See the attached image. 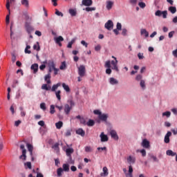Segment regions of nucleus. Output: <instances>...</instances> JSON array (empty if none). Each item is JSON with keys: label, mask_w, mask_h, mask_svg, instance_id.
Here are the masks:
<instances>
[{"label": "nucleus", "mask_w": 177, "mask_h": 177, "mask_svg": "<svg viewBox=\"0 0 177 177\" xmlns=\"http://www.w3.org/2000/svg\"><path fill=\"white\" fill-rule=\"evenodd\" d=\"M20 149L22 150V155L19 156V159L26 161L27 160V150L26 149L24 145H21Z\"/></svg>", "instance_id": "nucleus-1"}, {"label": "nucleus", "mask_w": 177, "mask_h": 177, "mask_svg": "<svg viewBox=\"0 0 177 177\" xmlns=\"http://www.w3.org/2000/svg\"><path fill=\"white\" fill-rule=\"evenodd\" d=\"M21 3L25 6L26 8H28L29 3H28V0H21Z\"/></svg>", "instance_id": "nucleus-41"}, {"label": "nucleus", "mask_w": 177, "mask_h": 177, "mask_svg": "<svg viewBox=\"0 0 177 177\" xmlns=\"http://www.w3.org/2000/svg\"><path fill=\"white\" fill-rule=\"evenodd\" d=\"M69 13H70L71 16H72V17H74L77 16V10L71 8V9H69Z\"/></svg>", "instance_id": "nucleus-24"}, {"label": "nucleus", "mask_w": 177, "mask_h": 177, "mask_svg": "<svg viewBox=\"0 0 177 177\" xmlns=\"http://www.w3.org/2000/svg\"><path fill=\"white\" fill-rule=\"evenodd\" d=\"M83 10H86V12H92L93 10H96V8L95 7H87L84 8Z\"/></svg>", "instance_id": "nucleus-31"}, {"label": "nucleus", "mask_w": 177, "mask_h": 177, "mask_svg": "<svg viewBox=\"0 0 177 177\" xmlns=\"http://www.w3.org/2000/svg\"><path fill=\"white\" fill-rule=\"evenodd\" d=\"M62 87L64 88V91H66V92H70V87L68 85L66 84V83L62 84Z\"/></svg>", "instance_id": "nucleus-34"}, {"label": "nucleus", "mask_w": 177, "mask_h": 177, "mask_svg": "<svg viewBox=\"0 0 177 177\" xmlns=\"http://www.w3.org/2000/svg\"><path fill=\"white\" fill-rule=\"evenodd\" d=\"M93 113H94V114H95L96 115H98V117H99V115H100L102 114V112H100V110H94V111H93Z\"/></svg>", "instance_id": "nucleus-59"}, {"label": "nucleus", "mask_w": 177, "mask_h": 177, "mask_svg": "<svg viewBox=\"0 0 177 177\" xmlns=\"http://www.w3.org/2000/svg\"><path fill=\"white\" fill-rule=\"evenodd\" d=\"M76 133L77 135H80V136H85V131H84V129H78L77 130H76Z\"/></svg>", "instance_id": "nucleus-18"}, {"label": "nucleus", "mask_w": 177, "mask_h": 177, "mask_svg": "<svg viewBox=\"0 0 177 177\" xmlns=\"http://www.w3.org/2000/svg\"><path fill=\"white\" fill-rule=\"evenodd\" d=\"M138 57L140 60L145 59V56H143V53H139L138 54Z\"/></svg>", "instance_id": "nucleus-53"}, {"label": "nucleus", "mask_w": 177, "mask_h": 177, "mask_svg": "<svg viewBox=\"0 0 177 177\" xmlns=\"http://www.w3.org/2000/svg\"><path fill=\"white\" fill-rule=\"evenodd\" d=\"M26 146L28 147V150L30 152V156H32V150H34V147L31 144H26Z\"/></svg>", "instance_id": "nucleus-23"}, {"label": "nucleus", "mask_w": 177, "mask_h": 177, "mask_svg": "<svg viewBox=\"0 0 177 177\" xmlns=\"http://www.w3.org/2000/svg\"><path fill=\"white\" fill-rule=\"evenodd\" d=\"M25 165H26V167H28L29 169H31V162H27L26 163H25Z\"/></svg>", "instance_id": "nucleus-63"}, {"label": "nucleus", "mask_w": 177, "mask_h": 177, "mask_svg": "<svg viewBox=\"0 0 177 177\" xmlns=\"http://www.w3.org/2000/svg\"><path fill=\"white\" fill-rule=\"evenodd\" d=\"M63 167V171H64V172H69L70 171V165H68V164H64L62 165Z\"/></svg>", "instance_id": "nucleus-25"}, {"label": "nucleus", "mask_w": 177, "mask_h": 177, "mask_svg": "<svg viewBox=\"0 0 177 177\" xmlns=\"http://www.w3.org/2000/svg\"><path fill=\"white\" fill-rule=\"evenodd\" d=\"M127 32H128V30H127V28L122 29V35L125 37V35H127Z\"/></svg>", "instance_id": "nucleus-55"}, {"label": "nucleus", "mask_w": 177, "mask_h": 177, "mask_svg": "<svg viewBox=\"0 0 177 177\" xmlns=\"http://www.w3.org/2000/svg\"><path fill=\"white\" fill-rule=\"evenodd\" d=\"M33 49L35 50H37V51H39L41 50V47L39 46V43L37 42V44H35L33 46Z\"/></svg>", "instance_id": "nucleus-43"}, {"label": "nucleus", "mask_w": 177, "mask_h": 177, "mask_svg": "<svg viewBox=\"0 0 177 177\" xmlns=\"http://www.w3.org/2000/svg\"><path fill=\"white\" fill-rule=\"evenodd\" d=\"M55 127H56L57 129H60L62 128V127H63V122L59 121V122L55 123Z\"/></svg>", "instance_id": "nucleus-33"}, {"label": "nucleus", "mask_w": 177, "mask_h": 177, "mask_svg": "<svg viewBox=\"0 0 177 177\" xmlns=\"http://www.w3.org/2000/svg\"><path fill=\"white\" fill-rule=\"evenodd\" d=\"M127 161L128 164H135V162H136V158H135V156H129L127 157Z\"/></svg>", "instance_id": "nucleus-7"}, {"label": "nucleus", "mask_w": 177, "mask_h": 177, "mask_svg": "<svg viewBox=\"0 0 177 177\" xmlns=\"http://www.w3.org/2000/svg\"><path fill=\"white\" fill-rule=\"evenodd\" d=\"M109 83L111 85H117L118 84V80L114 77H111L109 79Z\"/></svg>", "instance_id": "nucleus-20"}, {"label": "nucleus", "mask_w": 177, "mask_h": 177, "mask_svg": "<svg viewBox=\"0 0 177 177\" xmlns=\"http://www.w3.org/2000/svg\"><path fill=\"white\" fill-rule=\"evenodd\" d=\"M56 43L62 42V41H64V39L62 36H59L58 37H56L55 39Z\"/></svg>", "instance_id": "nucleus-37"}, {"label": "nucleus", "mask_w": 177, "mask_h": 177, "mask_svg": "<svg viewBox=\"0 0 177 177\" xmlns=\"http://www.w3.org/2000/svg\"><path fill=\"white\" fill-rule=\"evenodd\" d=\"M73 153H74V149L68 148L66 149V153L68 158H71V154H73Z\"/></svg>", "instance_id": "nucleus-15"}, {"label": "nucleus", "mask_w": 177, "mask_h": 177, "mask_svg": "<svg viewBox=\"0 0 177 177\" xmlns=\"http://www.w3.org/2000/svg\"><path fill=\"white\" fill-rule=\"evenodd\" d=\"M59 144L58 142H56L52 146V149H54V150H55L56 151H59Z\"/></svg>", "instance_id": "nucleus-38"}, {"label": "nucleus", "mask_w": 177, "mask_h": 177, "mask_svg": "<svg viewBox=\"0 0 177 177\" xmlns=\"http://www.w3.org/2000/svg\"><path fill=\"white\" fill-rule=\"evenodd\" d=\"M113 26H114V24H113V21H111V20H109L105 24V26H104L105 28H106L109 31L111 30V28H113Z\"/></svg>", "instance_id": "nucleus-6"}, {"label": "nucleus", "mask_w": 177, "mask_h": 177, "mask_svg": "<svg viewBox=\"0 0 177 177\" xmlns=\"http://www.w3.org/2000/svg\"><path fill=\"white\" fill-rule=\"evenodd\" d=\"M82 45H83L84 46H85V48H88V43H86L84 40H82L81 41Z\"/></svg>", "instance_id": "nucleus-64"}, {"label": "nucleus", "mask_w": 177, "mask_h": 177, "mask_svg": "<svg viewBox=\"0 0 177 177\" xmlns=\"http://www.w3.org/2000/svg\"><path fill=\"white\" fill-rule=\"evenodd\" d=\"M169 11L172 13V15H174V13H176V7L170 6L169 8Z\"/></svg>", "instance_id": "nucleus-30"}, {"label": "nucleus", "mask_w": 177, "mask_h": 177, "mask_svg": "<svg viewBox=\"0 0 177 177\" xmlns=\"http://www.w3.org/2000/svg\"><path fill=\"white\" fill-rule=\"evenodd\" d=\"M44 80L47 84H50V74L48 73L47 75H46Z\"/></svg>", "instance_id": "nucleus-28"}, {"label": "nucleus", "mask_w": 177, "mask_h": 177, "mask_svg": "<svg viewBox=\"0 0 177 177\" xmlns=\"http://www.w3.org/2000/svg\"><path fill=\"white\" fill-rule=\"evenodd\" d=\"M103 172L100 174V176H109V169L107 167H104L102 169Z\"/></svg>", "instance_id": "nucleus-16"}, {"label": "nucleus", "mask_w": 177, "mask_h": 177, "mask_svg": "<svg viewBox=\"0 0 177 177\" xmlns=\"http://www.w3.org/2000/svg\"><path fill=\"white\" fill-rule=\"evenodd\" d=\"M93 1L92 0H82V5L84 6H92Z\"/></svg>", "instance_id": "nucleus-8"}, {"label": "nucleus", "mask_w": 177, "mask_h": 177, "mask_svg": "<svg viewBox=\"0 0 177 177\" xmlns=\"http://www.w3.org/2000/svg\"><path fill=\"white\" fill-rule=\"evenodd\" d=\"M142 147H145V149H149L150 147V142L149 140L144 139L142 142Z\"/></svg>", "instance_id": "nucleus-11"}, {"label": "nucleus", "mask_w": 177, "mask_h": 177, "mask_svg": "<svg viewBox=\"0 0 177 177\" xmlns=\"http://www.w3.org/2000/svg\"><path fill=\"white\" fill-rule=\"evenodd\" d=\"M140 34H141V35H145V37L146 38H147V37H149V32H147V30L146 29H141Z\"/></svg>", "instance_id": "nucleus-27"}, {"label": "nucleus", "mask_w": 177, "mask_h": 177, "mask_svg": "<svg viewBox=\"0 0 177 177\" xmlns=\"http://www.w3.org/2000/svg\"><path fill=\"white\" fill-rule=\"evenodd\" d=\"M10 13L9 14V12H8V15H7L6 17V24L7 26H8V24L10 21Z\"/></svg>", "instance_id": "nucleus-40"}, {"label": "nucleus", "mask_w": 177, "mask_h": 177, "mask_svg": "<svg viewBox=\"0 0 177 177\" xmlns=\"http://www.w3.org/2000/svg\"><path fill=\"white\" fill-rule=\"evenodd\" d=\"M6 8L8 10L9 15H10V1L9 0H6Z\"/></svg>", "instance_id": "nucleus-32"}, {"label": "nucleus", "mask_w": 177, "mask_h": 177, "mask_svg": "<svg viewBox=\"0 0 177 177\" xmlns=\"http://www.w3.org/2000/svg\"><path fill=\"white\" fill-rule=\"evenodd\" d=\"M56 67V65L55 64V62H51L50 63L48 64V73L50 74L52 73V70H55Z\"/></svg>", "instance_id": "nucleus-10"}, {"label": "nucleus", "mask_w": 177, "mask_h": 177, "mask_svg": "<svg viewBox=\"0 0 177 177\" xmlns=\"http://www.w3.org/2000/svg\"><path fill=\"white\" fill-rule=\"evenodd\" d=\"M80 124H82V125H86L87 122L85 118H80Z\"/></svg>", "instance_id": "nucleus-52"}, {"label": "nucleus", "mask_w": 177, "mask_h": 177, "mask_svg": "<svg viewBox=\"0 0 177 177\" xmlns=\"http://www.w3.org/2000/svg\"><path fill=\"white\" fill-rule=\"evenodd\" d=\"M85 73H86V71L85 69V66L80 65L78 68V75L80 77H85Z\"/></svg>", "instance_id": "nucleus-3"}, {"label": "nucleus", "mask_w": 177, "mask_h": 177, "mask_svg": "<svg viewBox=\"0 0 177 177\" xmlns=\"http://www.w3.org/2000/svg\"><path fill=\"white\" fill-rule=\"evenodd\" d=\"M21 124V120H19L15 122V127H19Z\"/></svg>", "instance_id": "nucleus-61"}, {"label": "nucleus", "mask_w": 177, "mask_h": 177, "mask_svg": "<svg viewBox=\"0 0 177 177\" xmlns=\"http://www.w3.org/2000/svg\"><path fill=\"white\" fill-rule=\"evenodd\" d=\"M140 85L141 88H142V89H145V88H146V84H145V80H141Z\"/></svg>", "instance_id": "nucleus-51"}, {"label": "nucleus", "mask_w": 177, "mask_h": 177, "mask_svg": "<svg viewBox=\"0 0 177 177\" xmlns=\"http://www.w3.org/2000/svg\"><path fill=\"white\" fill-rule=\"evenodd\" d=\"M138 151L141 153L142 157H146V150L145 149L137 150V153H138Z\"/></svg>", "instance_id": "nucleus-49"}, {"label": "nucleus", "mask_w": 177, "mask_h": 177, "mask_svg": "<svg viewBox=\"0 0 177 177\" xmlns=\"http://www.w3.org/2000/svg\"><path fill=\"white\" fill-rule=\"evenodd\" d=\"M116 30H118V31H121L122 30V25H121V23H117Z\"/></svg>", "instance_id": "nucleus-47"}, {"label": "nucleus", "mask_w": 177, "mask_h": 177, "mask_svg": "<svg viewBox=\"0 0 177 177\" xmlns=\"http://www.w3.org/2000/svg\"><path fill=\"white\" fill-rule=\"evenodd\" d=\"M138 5L140 8H142V9L146 8V3H145L144 2H140Z\"/></svg>", "instance_id": "nucleus-58"}, {"label": "nucleus", "mask_w": 177, "mask_h": 177, "mask_svg": "<svg viewBox=\"0 0 177 177\" xmlns=\"http://www.w3.org/2000/svg\"><path fill=\"white\" fill-rule=\"evenodd\" d=\"M70 111H71V106H70V105L68 104H65L64 112L66 114H70Z\"/></svg>", "instance_id": "nucleus-19"}, {"label": "nucleus", "mask_w": 177, "mask_h": 177, "mask_svg": "<svg viewBox=\"0 0 177 177\" xmlns=\"http://www.w3.org/2000/svg\"><path fill=\"white\" fill-rule=\"evenodd\" d=\"M86 125H87V127H93V125H95V120H92V119H90V120L87 122V123H86Z\"/></svg>", "instance_id": "nucleus-29"}, {"label": "nucleus", "mask_w": 177, "mask_h": 177, "mask_svg": "<svg viewBox=\"0 0 177 177\" xmlns=\"http://www.w3.org/2000/svg\"><path fill=\"white\" fill-rule=\"evenodd\" d=\"M85 151L86 153H91V151H92V148L91 147H86Z\"/></svg>", "instance_id": "nucleus-56"}, {"label": "nucleus", "mask_w": 177, "mask_h": 177, "mask_svg": "<svg viewBox=\"0 0 177 177\" xmlns=\"http://www.w3.org/2000/svg\"><path fill=\"white\" fill-rule=\"evenodd\" d=\"M110 135L112 139H114L115 140H118V135H117V131L112 130L110 131Z\"/></svg>", "instance_id": "nucleus-13"}, {"label": "nucleus", "mask_w": 177, "mask_h": 177, "mask_svg": "<svg viewBox=\"0 0 177 177\" xmlns=\"http://www.w3.org/2000/svg\"><path fill=\"white\" fill-rule=\"evenodd\" d=\"M30 68L33 71L34 74H37L38 73V64H33Z\"/></svg>", "instance_id": "nucleus-17"}, {"label": "nucleus", "mask_w": 177, "mask_h": 177, "mask_svg": "<svg viewBox=\"0 0 177 177\" xmlns=\"http://www.w3.org/2000/svg\"><path fill=\"white\" fill-rule=\"evenodd\" d=\"M166 154L170 157H175V156H176V152H174L172 150L169 149L166 151Z\"/></svg>", "instance_id": "nucleus-22"}, {"label": "nucleus", "mask_w": 177, "mask_h": 177, "mask_svg": "<svg viewBox=\"0 0 177 177\" xmlns=\"http://www.w3.org/2000/svg\"><path fill=\"white\" fill-rule=\"evenodd\" d=\"M150 157L155 162H158L159 160L156 156H155L154 155H151Z\"/></svg>", "instance_id": "nucleus-54"}, {"label": "nucleus", "mask_w": 177, "mask_h": 177, "mask_svg": "<svg viewBox=\"0 0 177 177\" xmlns=\"http://www.w3.org/2000/svg\"><path fill=\"white\" fill-rule=\"evenodd\" d=\"M98 118L101 121H104V122H106V121H107V118H109V115L107 114L101 113L100 115L98 116Z\"/></svg>", "instance_id": "nucleus-12"}, {"label": "nucleus", "mask_w": 177, "mask_h": 177, "mask_svg": "<svg viewBox=\"0 0 177 177\" xmlns=\"http://www.w3.org/2000/svg\"><path fill=\"white\" fill-rule=\"evenodd\" d=\"M100 138L101 139V142H108L109 141V137L107 135H105L104 132H102L100 135Z\"/></svg>", "instance_id": "nucleus-9"}, {"label": "nucleus", "mask_w": 177, "mask_h": 177, "mask_svg": "<svg viewBox=\"0 0 177 177\" xmlns=\"http://www.w3.org/2000/svg\"><path fill=\"white\" fill-rule=\"evenodd\" d=\"M40 109H41V110L45 111V110H46V104H45V102L41 103L40 104Z\"/></svg>", "instance_id": "nucleus-46"}, {"label": "nucleus", "mask_w": 177, "mask_h": 177, "mask_svg": "<svg viewBox=\"0 0 177 177\" xmlns=\"http://www.w3.org/2000/svg\"><path fill=\"white\" fill-rule=\"evenodd\" d=\"M104 67H106V74H111V62L110 60L105 62Z\"/></svg>", "instance_id": "nucleus-4"}, {"label": "nucleus", "mask_w": 177, "mask_h": 177, "mask_svg": "<svg viewBox=\"0 0 177 177\" xmlns=\"http://www.w3.org/2000/svg\"><path fill=\"white\" fill-rule=\"evenodd\" d=\"M28 49H31V46L29 45H27L25 48V53H28V55H30L31 53V50Z\"/></svg>", "instance_id": "nucleus-42"}, {"label": "nucleus", "mask_w": 177, "mask_h": 177, "mask_svg": "<svg viewBox=\"0 0 177 177\" xmlns=\"http://www.w3.org/2000/svg\"><path fill=\"white\" fill-rule=\"evenodd\" d=\"M19 110L21 111V117H24L26 115V111H24V108H23V106H20Z\"/></svg>", "instance_id": "nucleus-35"}, {"label": "nucleus", "mask_w": 177, "mask_h": 177, "mask_svg": "<svg viewBox=\"0 0 177 177\" xmlns=\"http://www.w3.org/2000/svg\"><path fill=\"white\" fill-rule=\"evenodd\" d=\"M41 89H44L45 91H50V86H48V84H44L41 86Z\"/></svg>", "instance_id": "nucleus-39"}, {"label": "nucleus", "mask_w": 177, "mask_h": 177, "mask_svg": "<svg viewBox=\"0 0 177 177\" xmlns=\"http://www.w3.org/2000/svg\"><path fill=\"white\" fill-rule=\"evenodd\" d=\"M55 15H57V16H61V17H63V13L58 10H56Z\"/></svg>", "instance_id": "nucleus-57"}, {"label": "nucleus", "mask_w": 177, "mask_h": 177, "mask_svg": "<svg viewBox=\"0 0 177 177\" xmlns=\"http://www.w3.org/2000/svg\"><path fill=\"white\" fill-rule=\"evenodd\" d=\"M50 114H55V105H50Z\"/></svg>", "instance_id": "nucleus-50"}, {"label": "nucleus", "mask_w": 177, "mask_h": 177, "mask_svg": "<svg viewBox=\"0 0 177 177\" xmlns=\"http://www.w3.org/2000/svg\"><path fill=\"white\" fill-rule=\"evenodd\" d=\"M111 64L112 65V70H115V71H116L117 73L120 71V69H118V60H112L111 62Z\"/></svg>", "instance_id": "nucleus-5"}, {"label": "nucleus", "mask_w": 177, "mask_h": 177, "mask_svg": "<svg viewBox=\"0 0 177 177\" xmlns=\"http://www.w3.org/2000/svg\"><path fill=\"white\" fill-rule=\"evenodd\" d=\"M155 16H158V17H161V16H162L164 19H167V16H168V12L167 10L161 11L158 10L155 12Z\"/></svg>", "instance_id": "nucleus-2"}, {"label": "nucleus", "mask_w": 177, "mask_h": 177, "mask_svg": "<svg viewBox=\"0 0 177 177\" xmlns=\"http://www.w3.org/2000/svg\"><path fill=\"white\" fill-rule=\"evenodd\" d=\"M172 136V133L171 131H167V134L165 136V143H169V137Z\"/></svg>", "instance_id": "nucleus-14"}, {"label": "nucleus", "mask_w": 177, "mask_h": 177, "mask_svg": "<svg viewBox=\"0 0 177 177\" xmlns=\"http://www.w3.org/2000/svg\"><path fill=\"white\" fill-rule=\"evenodd\" d=\"M100 49H102V46H100V44H98L95 47V50H96V52H99Z\"/></svg>", "instance_id": "nucleus-60"}, {"label": "nucleus", "mask_w": 177, "mask_h": 177, "mask_svg": "<svg viewBox=\"0 0 177 177\" xmlns=\"http://www.w3.org/2000/svg\"><path fill=\"white\" fill-rule=\"evenodd\" d=\"M113 5H114V3L111 1H106V9L107 10H111V8H113Z\"/></svg>", "instance_id": "nucleus-21"}, {"label": "nucleus", "mask_w": 177, "mask_h": 177, "mask_svg": "<svg viewBox=\"0 0 177 177\" xmlns=\"http://www.w3.org/2000/svg\"><path fill=\"white\" fill-rule=\"evenodd\" d=\"M143 78V76L142 75H138L136 77V81H140Z\"/></svg>", "instance_id": "nucleus-62"}, {"label": "nucleus", "mask_w": 177, "mask_h": 177, "mask_svg": "<svg viewBox=\"0 0 177 177\" xmlns=\"http://www.w3.org/2000/svg\"><path fill=\"white\" fill-rule=\"evenodd\" d=\"M162 116L169 118V117H171V113L169 111L164 112V113H162Z\"/></svg>", "instance_id": "nucleus-45"}, {"label": "nucleus", "mask_w": 177, "mask_h": 177, "mask_svg": "<svg viewBox=\"0 0 177 177\" xmlns=\"http://www.w3.org/2000/svg\"><path fill=\"white\" fill-rule=\"evenodd\" d=\"M75 41H77V38L72 39L71 41L68 42L67 48H73V44H75Z\"/></svg>", "instance_id": "nucleus-26"}, {"label": "nucleus", "mask_w": 177, "mask_h": 177, "mask_svg": "<svg viewBox=\"0 0 177 177\" xmlns=\"http://www.w3.org/2000/svg\"><path fill=\"white\" fill-rule=\"evenodd\" d=\"M60 93H62V91L60 90L57 91L55 92V95H56V97L59 100H62V97L60 96Z\"/></svg>", "instance_id": "nucleus-44"}, {"label": "nucleus", "mask_w": 177, "mask_h": 177, "mask_svg": "<svg viewBox=\"0 0 177 177\" xmlns=\"http://www.w3.org/2000/svg\"><path fill=\"white\" fill-rule=\"evenodd\" d=\"M62 172H63V169L59 167L57 170V176H62Z\"/></svg>", "instance_id": "nucleus-48"}, {"label": "nucleus", "mask_w": 177, "mask_h": 177, "mask_svg": "<svg viewBox=\"0 0 177 177\" xmlns=\"http://www.w3.org/2000/svg\"><path fill=\"white\" fill-rule=\"evenodd\" d=\"M66 68L67 65L66 64V62H62V64L59 66V70H66Z\"/></svg>", "instance_id": "nucleus-36"}]
</instances>
